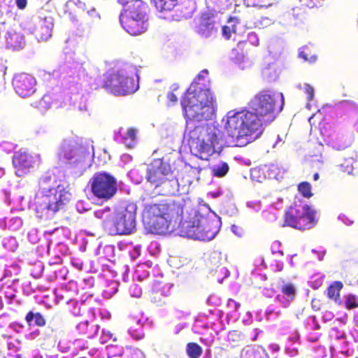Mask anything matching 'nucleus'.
<instances>
[{
  "label": "nucleus",
  "instance_id": "nucleus-19",
  "mask_svg": "<svg viewBox=\"0 0 358 358\" xmlns=\"http://www.w3.org/2000/svg\"><path fill=\"white\" fill-rule=\"evenodd\" d=\"M53 25L51 17H41L34 25L32 33L38 41H46L52 36Z\"/></svg>",
  "mask_w": 358,
  "mask_h": 358
},
{
  "label": "nucleus",
  "instance_id": "nucleus-23",
  "mask_svg": "<svg viewBox=\"0 0 358 358\" xmlns=\"http://www.w3.org/2000/svg\"><path fill=\"white\" fill-rule=\"evenodd\" d=\"M25 321L29 326L36 325L43 327L45 325L46 321L42 314L39 312L34 313L29 311L25 316Z\"/></svg>",
  "mask_w": 358,
  "mask_h": 358
},
{
  "label": "nucleus",
  "instance_id": "nucleus-17",
  "mask_svg": "<svg viewBox=\"0 0 358 358\" xmlns=\"http://www.w3.org/2000/svg\"><path fill=\"white\" fill-rule=\"evenodd\" d=\"M42 196V201L39 204L41 210H46L48 212L55 213L64 205L61 199L62 194L57 192L55 188H49Z\"/></svg>",
  "mask_w": 358,
  "mask_h": 358
},
{
  "label": "nucleus",
  "instance_id": "nucleus-14",
  "mask_svg": "<svg viewBox=\"0 0 358 358\" xmlns=\"http://www.w3.org/2000/svg\"><path fill=\"white\" fill-rule=\"evenodd\" d=\"M216 12L209 10L202 12L198 18L196 32L203 38H209L217 32L215 27Z\"/></svg>",
  "mask_w": 358,
  "mask_h": 358
},
{
  "label": "nucleus",
  "instance_id": "nucleus-27",
  "mask_svg": "<svg viewBox=\"0 0 358 358\" xmlns=\"http://www.w3.org/2000/svg\"><path fill=\"white\" fill-rule=\"evenodd\" d=\"M186 352L189 358H199L203 353L202 348L196 343H188Z\"/></svg>",
  "mask_w": 358,
  "mask_h": 358
},
{
  "label": "nucleus",
  "instance_id": "nucleus-42",
  "mask_svg": "<svg viewBox=\"0 0 358 358\" xmlns=\"http://www.w3.org/2000/svg\"><path fill=\"white\" fill-rule=\"evenodd\" d=\"M168 99L170 101L173 102V103H175L178 101V98H177L176 95L175 94H173V92L169 93L168 94Z\"/></svg>",
  "mask_w": 358,
  "mask_h": 358
},
{
  "label": "nucleus",
  "instance_id": "nucleus-45",
  "mask_svg": "<svg viewBox=\"0 0 358 358\" xmlns=\"http://www.w3.org/2000/svg\"><path fill=\"white\" fill-rule=\"evenodd\" d=\"M283 299L284 297L282 296H280L279 294L276 296V300H278V301L283 302Z\"/></svg>",
  "mask_w": 358,
  "mask_h": 358
},
{
  "label": "nucleus",
  "instance_id": "nucleus-47",
  "mask_svg": "<svg viewBox=\"0 0 358 358\" xmlns=\"http://www.w3.org/2000/svg\"><path fill=\"white\" fill-rule=\"evenodd\" d=\"M347 146H348V145H347V144H346V143H343L342 145L337 147V148H336V149H337V150H341V149H343V148H346Z\"/></svg>",
  "mask_w": 358,
  "mask_h": 358
},
{
  "label": "nucleus",
  "instance_id": "nucleus-53",
  "mask_svg": "<svg viewBox=\"0 0 358 358\" xmlns=\"http://www.w3.org/2000/svg\"><path fill=\"white\" fill-rule=\"evenodd\" d=\"M273 5V3H268V6H271Z\"/></svg>",
  "mask_w": 358,
  "mask_h": 358
},
{
  "label": "nucleus",
  "instance_id": "nucleus-43",
  "mask_svg": "<svg viewBox=\"0 0 358 358\" xmlns=\"http://www.w3.org/2000/svg\"><path fill=\"white\" fill-rule=\"evenodd\" d=\"M152 301L154 303H156L158 305H160L162 303L160 297L159 296H157V294H156L155 296H153Z\"/></svg>",
  "mask_w": 358,
  "mask_h": 358
},
{
  "label": "nucleus",
  "instance_id": "nucleus-26",
  "mask_svg": "<svg viewBox=\"0 0 358 358\" xmlns=\"http://www.w3.org/2000/svg\"><path fill=\"white\" fill-rule=\"evenodd\" d=\"M280 290L287 297V303L294 299L296 294V288L294 284L291 282L285 283L282 285Z\"/></svg>",
  "mask_w": 358,
  "mask_h": 358
},
{
  "label": "nucleus",
  "instance_id": "nucleus-33",
  "mask_svg": "<svg viewBox=\"0 0 358 358\" xmlns=\"http://www.w3.org/2000/svg\"><path fill=\"white\" fill-rule=\"evenodd\" d=\"M353 163H354L353 158L345 159L343 163L339 164V168H340L341 171L343 172H345L347 173H351L354 169Z\"/></svg>",
  "mask_w": 358,
  "mask_h": 358
},
{
  "label": "nucleus",
  "instance_id": "nucleus-40",
  "mask_svg": "<svg viewBox=\"0 0 358 358\" xmlns=\"http://www.w3.org/2000/svg\"><path fill=\"white\" fill-rule=\"evenodd\" d=\"M208 73V70H206V69H204V70L201 71L198 74V76H196V78L193 81H195V80H196L199 84H200V83H199V81H198V80H199L200 79H201V78H203L204 77L203 74L207 75ZM199 85L201 86V85Z\"/></svg>",
  "mask_w": 358,
  "mask_h": 358
},
{
  "label": "nucleus",
  "instance_id": "nucleus-54",
  "mask_svg": "<svg viewBox=\"0 0 358 358\" xmlns=\"http://www.w3.org/2000/svg\"><path fill=\"white\" fill-rule=\"evenodd\" d=\"M132 358V357H131Z\"/></svg>",
  "mask_w": 358,
  "mask_h": 358
},
{
  "label": "nucleus",
  "instance_id": "nucleus-22",
  "mask_svg": "<svg viewBox=\"0 0 358 358\" xmlns=\"http://www.w3.org/2000/svg\"><path fill=\"white\" fill-rule=\"evenodd\" d=\"M115 211H112L109 207L103 209H100L94 212L95 216L103 220V224L106 227H110L112 224L113 220L115 217Z\"/></svg>",
  "mask_w": 358,
  "mask_h": 358
},
{
  "label": "nucleus",
  "instance_id": "nucleus-31",
  "mask_svg": "<svg viewBox=\"0 0 358 358\" xmlns=\"http://www.w3.org/2000/svg\"><path fill=\"white\" fill-rule=\"evenodd\" d=\"M299 192L305 198L310 199L313 196L311 191V185L308 182H300L297 186Z\"/></svg>",
  "mask_w": 358,
  "mask_h": 358
},
{
  "label": "nucleus",
  "instance_id": "nucleus-18",
  "mask_svg": "<svg viewBox=\"0 0 358 358\" xmlns=\"http://www.w3.org/2000/svg\"><path fill=\"white\" fill-rule=\"evenodd\" d=\"M3 36L5 38L6 47L9 49L19 50L25 45L24 37L20 32L14 30L5 31L0 28V45L3 43Z\"/></svg>",
  "mask_w": 358,
  "mask_h": 358
},
{
  "label": "nucleus",
  "instance_id": "nucleus-9",
  "mask_svg": "<svg viewBox=\"0 0 358 358\" xmlns=\"http://www.w3.org/2000/svg\"><path fill=\"white\" fill-rule=\"evenodd\" d=\"M146 178L155 188L162 187L164 194H172L178 186L170 165L159 159L148 167Z\"/></svg>",
  "mask_w": 358,
  "mask_h": 358
},
{
  "label": "nucleus",
  "instance_id": "nucleus-11",
  "mask_svg": "<svg viewBox=\"0 0 358 358\" xmlns=\"http://www.w3.org/2000/svg\"><path fill=\"white\" fill-rule=\"evenodd\" d=\"M90 187L92 194L96 198L107 201L117 192V180L108 173L96 172L90 180Z\"/></svg>",
  "mask_w": 358,
  "mask_h": 358
},
{
  "label": "nucleus",
  "instance_id": "nucleus-7",
  "mask_svg": "<svg viewBox=\"0 0 358 358\" xmlns=\"http://www.w3.org/2000/svg\"><path fill=\"white\" fill-rule=\"evenodd\" d=\"M218 228L216 221L196 213L189 220L180 222L182 236L203 241H210L216 236Z\"/></svg>",
  "mask_w": 358,
  "mask_h": 358
},
{
  "label": "nucleus",
  "instance_id": "nucleus-34",
  "mask_svg": "<svg viewBox=\"0 0 358 358\" xmlns=\"http://www.w3.org/2000/svg\"><path fill=\"white\" fill-rule=\"evenodd\" d=\"M129 293L131 296L136 298H139L142 295V290L138 285L134 284L129 287Z\"/></svg>",
  "mask_w": 358,
  "mask_h": 358
},
{
  "label": "nucleus",
  "instance_id": "nucleus-12",
  "mask_svg": "<svg viewBox=\"0 0 358 358\" xmlns=\"http://www.w3.org/2000/svg\"><path fill=\"white\" fill-rule=\"evenodd\" d=\"M136 227V215L134 212L124 209L115 211V217L110 227L115 234H129Z\"/></svg>",
  "mask_w": 358,
  "mask_h": 358
},
{
  "label": "nucleus",
  "instance_id": "nucleus-37",
  "mask_svg": "<svg viewBox=\"0 0 358 358\" xmlns=\"http://www.w3.org/2000/svg\"><path fill=\"white\" fill-rule=\"evenodd\" d=\"M231 29L227 25H224L222 27V33L224 37H225L226 39H229L231 34Z\"/></svg>",
  "mask_w": 358,
  "mask_h": 358
},
{
  "label": "nucleus",
  "instance_id": "nucleus-35",
  "mask_svg": "<svg viewBox=\"0 0 358 358\" xmlns=\"http://www.w3.org/2000/svg\"><path fill=\"white\" fill-rule=\"evenodd\" d=\"M303 92L307 96L308 101H312L314 98V89L308 84H306L303 87Z\"/></svg>",
  "mask_w": 358,
  "mask_h": 358
},
{
  "label": "nucleus",
  "instance_id": "nucleus-1",
  "mask_svg": "<svg viewBox=\"0 0 358 358\" xmlns=\"http://www.w3.org/2000/svg\"><path fill=\"white\" fill-rule=\"evenodd\" d=\"M187 124L211 120L215 115L217 103L215 94L207 87L193 81L181 99Z\"/></svg>",
  "mask_w": 358,
  "mask_h": 358
},
{
  "label": "nucleus",
  "instance_id": "nucleus-24",
  "mask_svg": "<svg viewBox=\"0 0 358 358\" xmlns=\"http://www.w3.org/2000/svg\"><path fill=\"white\" fill-rule=\"evenodd\" d=\"M159 11H171L178 4V0H151Z\"/></svg>",
  "mask_w": 358,
  "mask_h": 358
},
{
  "label": "nucleus",
  "instance_id": "nucleus-50",
  "mask_svg": "<svg viewBox=\"0 0 358 358\" xmlns=\"http://www.w3.org/2000/svg\"><path fill=\"white\" fill-rule=\"evenodd\" d=\"M88 337H91L93 336V333H87Z\"/></svg>",
  "mask_w": 358,
  "mask_h": 358
},
{
  "label": "nucleus",
  "instance_id": "nucleus-41",
  "mask_svg": "<svg viewBox=\"0 0 358 358\" xmlns=\"http://www.w3.org/2000/svg\"><path fill=\"white\" fill-rule=\"evenodd\" d=\"M227 304L228 306L234 305L235 310H238V308L241 307V304L235 301L234 299H229Z\"/></svg>",
  "mask_w": 358,
  "mask_h": 358
},
{
  "label": "nucleus",
  "instance_id": "nucleus-13",
  "mask_svg": "<svg viewBox=\"0 0 358 358\" xmlns=\"http://www.w3.org/2000/svg\"><path fill=\"white\" fill-rule=\"evenodd\" d=\"M84 149L82 141L78 138L65 140L59 149V159L65 164H78L80 160L76 157Z\"/></svg>",
  "mask_w": 358,
  "mask_h": 358
},
{
  "label": "nucleus",
  "instance_id": "nucleus-5",
  "mask_svg": "<svg viewBox=\"0 0 358 358\" xmlns=\"http://www.w3.org/2000/svg\"><path fill=\"white\" fill-rule=\"evenodd\" d=\"M124 6L120 15V21L123 29L131 36L144 34L148 28V6L141 0H117Z\"/></svg>",
  "mask_w": 358,
  "mask_h": 358
},
{
  "label": "nucleus",
  "instance_id": "nucleus-38",
  "mask_svg": "<svg viewBox=\"0 0 358 358\" xmlns=\"http://www.w3.org/2000/svg\"><path fill=\"white\" fill-rule=\"evenodd\" d=\"M15 3L19 9L23 10L27 5V0H15Z\"/></svg>",
  "mask_w": 358,
  "mask_h": 358
},
{
  "label": "nucleus",
  "instance_id": "nucleus-25",
  "mask_svg": "<svg viewBox=\"0 0 358 358\" xmlns=\"http://www.w3.org/2000/svg\"><path fill=\"white\" fill-rule=\"evenodd\" d=\"M122 141L127 148H133L136 141V130L134 128H129L125 133L122 134Z\"/></svg>",
  "mask_w": 358,
  "mask_h": 358
},
{
  "label": "nucleus",
  "instance_id": "nucleus-28",
  "mask_svg": "<svg viewBox=\"0 0 358 358\" xmlns=\"http://www.w3.org/2000/svg\"><path fill=\"white\" fill-rule=\"evenodd\" d=\"M299 57L303 59L306 62H308L310 63L315 62L317 59V56L311 49V48L308 45L303 46L299 53Z\"/></svg>",
  "mask_w": 358,
  "mask_h": 358
},
{
  "label": "nucleus",
  "instance_id": "nucleus-8",
  "mask_svg": "<svg viewBox=\"0 0 358 358\" xmlns=\"http://www.w3.org/2000/svg\"><path fill=\"white\" fill-rule=\"evenodd\" d=\"M317 222L316 211L301 201H294L285 211L283 226L299 231L312 229Z\"/></svg>",
  "mask_w": 358,
  "mask_h": 358
},
{
  "label": "nucleus",
  "instance_id": "nucleus-39",
  "mask_svg": "<svg viewBox=\"0 0 358 358\" xmlns=\"http://www.w3.org/2000/svg\"><path fill=\"white\" fill-rule=\"evenodd\" d=\"M229 336L231 337L233 341H238L240 335L236 331H232L229 332Z\"/></svg>",
  "mask_w": 358,
  "mask_h": 358
},
{
  "label": "nucleus",
  "instance_id": "nucleus-48",
  "mask_svg": "<svg viewBox=\"0 0 358 358\" xmlns=\"http://www.w3.org/2000/svg\"><path fill=\"white\" fill-rule=\"evenodd\" d=\"M320 176H319V173H315L314 175H313V179L314 180H318Z\"/></svg>",
  "mask_w": 358,
  "mask_h": 358
},
{
  "label": "nucleus",
  "instance_id": "nucleus-49",
  "mask_svg": "<svg viewBox=\"0 0 358 358\" xmlns=\"http://www.w3.org/2000/svg\"><path fill=\"white\" fill-rule=\"evenodd\" d=\"M357 325L358 326V314L357 315L355 316V318H354Z\"/></svg>",
  "mask_w": 358,
  "mask_h": 358
},
{
  "label": "nucleus",
  "instance_id": "nucleus-4",
  "mask_svg": "<svg viewBox=\"0 0 358 358\" xmlns=\"http://www.w3.org/2000/svg\"><path fill=\"white\" fill-rule=\"evenodd\" d=\"M189 144L199 159L208 160L223 143L222 131L213 124L194 127L188 132Z\"/></svg>",
  "mask_w": 358,
  "mask_h": 358
},
{
  "label": "nucleus",
  "instance_id": "nucleus-46",
  "mask_svg": "<svg viewBox=\"0 0 358 358\" xmlns=\"http://www.w3.org/2000/svg\"><path fill=\"white\" fill-rule=\"evenodd\" d=\"M191 171L193 173L196 172L197 173H199L200 171H201V169H197V168H191Z\"/></svg>",
  "mask_w": 358,
  "mask_h": 358
},
{
  "label": "nucleus",
  "instance_id": "nucleus-36",
  "mask_svg": "<svg viewBox=\"0 0 358 358\" xmlns=\"http://www.w3.org/2000/svg\"><path fill=\"white\" fill-rule=\"evenodd\" d=\"M309 8L317 7L322 3V0H300Z\"/></svg>",
  "mask_w": 358,
  "mask_h": 358
},
{
  "label": "nucleus",
  "instance_id": "nucleus-16",
  "mask_svg": "<svg viewBox=\"0 0 358 358\" xmlns=\"http://www.w3.org/2000/svg\"><path fill=\"white\" fill-rule=\"evenodd\" d=\"M12 162L15 170V174L19 177L27 174L35 164L34 157L29 152L22 149L14 153Z\"/></svg>",
  "mask_w": 358,
  "mask_h": 358
},
{
  "label": "nucleus",
  "instance_id": "nucleus-44",
  "mask_svg": "<svg viewBox=\"0 0 358 358\" xmlns=\"http://www.w3.org/2000/svg\"><path fill=\"white\" fill-rule=\"evenodd\" d=\"M315 302H317V300H316V299H313V300L312 301V306H313V308L314 309L318 310V309H320V308L317 306V304H315Z\"/></svg>",
  "mask_w": 358,
  "mask_h": 358
},
{
  "label": "nucleus",
  "instance_id": "nucleus-52",
  "mask_svg": "<svg viewBox=\"0 0 358 358\" xmlns=\"http://www.w3.org/2000/svg\"><path fill=\"white\" fill-rule=\"evenodd\" d=\"M134 355H136V356H138V352H134Z\"/></svg>",
  "mask_w": 358,
  "mask_h": 358
},
{
  "label": "nucleus",
  "instance_id": "nucleus-21",
  "mask_svg": "<svg viewBox=\"0 0 358 358\" xmlns=\"http://www.w3.org/2000/svg\"><path fill=\"white\" fill-rule=\"evenodd\" d=\"M343 287V284L341 281H334L327 288V296L329 299L334 301L337 304L342 303L341 299V291Z\"/></svg>",
  "mask_w": 358,
  "mask_h": 358
},
{
  "label": "nucleus",
  "instance_id": "nucleus-29",
  "mask_svg": "<svg viewBox=\"0 0 358 358\" xmlns=\"http://www.w3.org/2000/svg\"><path fill=\"white\" fill-rule=\"evenodd\" d=\"M343 305L347 310L358 308V296L352 294L345 296Z\"/></svg>",
  "mask_w": 358,
  "mask_h": 358
},
{
  "label": "nucleus",
  "instance_id": "nucleus-32",
  "mask_svg": "<svg viewBox=\"0 0 358 358\" xmlns=\"http://www.w3.org/2000/svg\"><path fill=\"white\" fill-rule=\"evenodd\" d=\"M229 169L227 163L222 162L220 165L213 168V172L214 176L217 177H223L228 173Z\"/></svg>",
  "mask_w": 358,
  "mask_h": 358
},
{
  "label": "nucleus",
  "instance_id": "nucleus-30",
  "mask_svg": "<svg viewBox=\"0 0 358 358\" xmlns=\"http://www.w3.org/2000/svg\"><path fill=\"white\" fill-rule=\"evenodd\" d=\"M248 43L252 46H257L259 45V38L255 32L249 33L245 41H240L238 43V48L242 49Z\"/></svg>",
  "mask_w": 358,
  "mask_h": 358
},
{
  "label": "nucleus",
  "instance_id": "nucleus-2",
  "mask_svg": "<svg viewBox=\"0 0 358 358\" xmlns=\"http://www.w3.org/2000/svg\"><path fill=\"white\" fill-rule=\"evenodd\" d=\"M183 206L180 202L165 200L157 203L145 205L143 211V222L152 234H166L172 222H182Z\"/></svg>",
  "mask_w": 358,
  "mask_h": 358
},
{
  "label": "nucleus",
  "instance_id": "nucleus-51",
  "mask_svg": "<svg viewBox=\"0 0 358 358\" xmlns=\"http://www.w3.org/2000/svg\"><path fill=\"white\" fill-rule=\"evenodd\" d=\"M71 21H76V20L74 17H72Z\"/></svg>",
  "mask_w": 358,
  "mask_h": 358
},
{
  "label": "nucleus",
  "instance_id": "nucleus-6",
  "mask_svg": "<svg viewBox=\"0 0 358 358\" xmlns=\"http://www.w3.org/2000/svg\"><path fill=\"white\" fill-rule=\"evenodd\" d=\"M285 103L282 93L263 90L257 93L250 101L249 107L260 120L261 128L264 124L274 120L283 108Z\"/></svg>",
  "mask_w": 358,
  "mask_h": 358
},
{
  "label": "nucleus",
  "instance_id": "nucleus-3",
  "mask_svg": "<svg viewBox=\"0 0 358 358\" xmlns=\"http://www.w3.org/2000/svg\"><path fill=\"white\" fill-rule=\"evenodd\" d=\"M223 122L228 136L236 141H248V138L257 136L262 130L260 120L252 111L246 109L228 111Z\"/></svg>",
  "mask_w": 358,
  "mask_h": 358
},
{
  "label": "nucleus",
  "instance_id": "nucleus-15",
  "mask_svg": "<svg viewBox=\"0 0 358 358\" xmlns=\"http://www.w3.org/2000/svg\"><path fill=\"white\" fill-rule=\"evenodd\" d=\"M13 85L15 92L23 98L30 96L36 90L35 78L25 73L16 75L13 79Z\"/></svg>",
  "mask_w": 358,
  "mask_h": 358
},
{
  "label": "nucleus",
  "instance_id": "nucleus-10",
  "mask_svg": "<svg viewBox=\"0 0 358 358\" xmlns=\"http://www.w3.org/2000/svg\"><path fill=\"white\" fill-rule=\"evenodd\" d=\"M138 81L123 71L106 72L103 75L102 87L117 96H126L138 89Z\"/></svg>",
  "mask_w": 358,
  "mask_h": 358
},
{
  "label": "nucleus",
  "instance_id": "nucleus-20",
  "mask_svg": "<svg viewBox=\"0 0 358 358\" xmlns=\"http://www.w3.org/2000/svg\"><path fill=\"white\" fill-rule=\"evenodd\" d=\"M80 17L82 21L87 24H94L101 19L100 15L94 7L86 5L80 15Z\"/></svg>",
  "mask_w": 358,
  "mask_h": 358
}]
</instances>
